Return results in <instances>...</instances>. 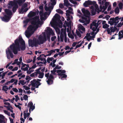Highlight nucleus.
<instances>
[{
  "label": "nucleus",
  "instance_id": "nucleus-15",
  "mask_svg": "<svg viewBox=\"0 0 123 123\" xmlns=\"http://www.w3.org/2000/svg\"><path fill=\"white\" fill-rule=\"evenodd\" d=\"M17 3H18L17 2V0H16V1H15L14 0L13 1H10L8 4L9 5L11 6V7H12L15 6L16 5H18Z\"/></svg>",
  "mask_w": 123,
  "mask_h": 123
},
{
  "label": "nucleus",
  "instance_id": "nucleus-29",
  "mask_svg": "<svg viewBox=\"0 0 123 123\" xmlns=\"http://www.w3.org/2000/svg\"><path fill=\"white\" fill-rule=\"evenodd\" d=\"M39 75L38 76V77L40 78H42L44 75V74L43 72H41L39 74Z\"/></svg>",
  "mask_w": 123,
  "mask_h": 123
},
{
  "label": "nucleus",
  "instance_id": "nucleus-42",
  "mask_svg": "<svg viewBox=\"0 0 123 123\" xmlns=\"http://www.w3.org/2000/svg\"><path fill=\"white\" fill-rule=\"evenodd\" d=\"M45 10L46 11H51L49 7H48L46 6H44Z\"/></svg>",
  "mask_w": 123,
  "mask_h": 123
},
{
  "label": "nucleus",
  "instance_id": "nucleus-6",
  "mask_svg": "<svg viewBox=\"0 0 123 123\" xmlns=\"http://www.w3.org/2000/svg\"><path fill=\"white\" fill-rule=\"evenodd\" d=\"M30 83H31L32 86L33 87H36L37 88H38L39 86L41 84V83L39 81H36V80L35 79H33L31 81Z\"/></svg>",
  "mask_w": 123,
  "mask_h": 123
},
{
  "label": "nucleus",
  "instance_id": "nucleus-28",
  "mask_svg": "<svg viewBox=\"0 0 123 123\" xmlns=\"http://www.w3.org/2000/svg\"><path fill=\"white\" fill-rule=\"evenodd\" d=\"M79 29L83 31H85V28L81 24H80L79 25Z\"/></svg>",
  "mask_w": 123,
  "mask_h": 123
},
{
  "label": "nucleus",
  "instance_id": "nucleus-14",
  "mask_svg": "<svg viewBox=\"0 0 123 123\" xmlns=\"http://www.w3.org/2000/svg\"><path fill=\"white\" fill-rule=\"evenodd\" d=\"M5 12L7 15L9 16L12 14L11 11L9 9H6L5 10Z\"/></svg>",
  "mask_w": 123,
  "mask_h": 123
},
{
  "label": "nucleus",
  "instance_id": "nucleus-63",
  "mask_svg": "<svg viewBox=\"0 0 123 123\" xmlns=\"http://www.w3.org/2000/svg\"><path fill=\"white\" fill-rule=\"evenodd\" d=\"M43 10H41L40 11L39 14L40 16H42L43 15Z\"/></svg>",
  "mask_w": 123,
  "mask_h": 123
},
{
  "label": "nucleus",
  "instance_id": "nucleus-4",
  "mask_svg": "<svg viewBox=\"0 0 123 123\" xmlns=\"http://www.w3.org/2000/svg\"><path fill=\"white\" fill-rule=\"evenodd\" d=\"M43 36V37L41 35L39 36L38 40H37L38 44L40 45L41 44H43L45 41H47V37L45 33L44 34Z\"/></svg>",
  "mask_w": 123,
  "mask_h": 123
},
{
  "label": "nucleus",
  "instance_id": "nucleus-31",
  "mask_svg": "<svg viewBox=\"0 0 123 123\" xmlns=\"http://www.w3.org/2000/svg\"><path fill=\"white\" fill-rule=\"evenodd\" d=\"M54 59V58L53 57H48L47 59V62L48 63H50V61H52Z\"/></svg>",
  "mask_w": 123,
  "mask_h": 123
},
{
  "label": "nucleus",
  "instance_id": "nucleus-18",
  "mask_svg": "<svg viewBox=\"0 0 123 123\" xmlns=\"http://www.w3.org/2000/svg\"><path fill=\"white\" fill-rule=\"evenodd\" d=\"M86 2H87V4L88 5H95L96 3V2L95 1H92L90 0H88L87 1H86Z\"/></svg>",
  "mask_w": 123,
  "mask_h": 123
},
{
  "label": "nucleus",
  "instance_id": "nucleus-23",
  "mask_svg": "<svg viewBox=\"0 0 123 123\" xmlns=\"http://www.w3.org/2000/svg\"><path fill=\"white\" fill-rule=\"evenodd\" d=\"M48 53H49V54L47 55V56H49L51 55L53 53H55V51L53 50H51L49 51H48L47 52Z\"/></svg>",
  "mask_w": 123,
  "mask_h": 123
},
{
  "label": "nucleus",
  "instance_id": "nucleus-41",
  "mask_svg": "<svg viewBox=\"0 0 123 123\" xmlns=\"http://www.w3.org/2000/svg\"><path fill=\"white\" fill-rule=\"evenodd\" d=\"M123 25V22H120L117 25V27H120Z\"/></svg>",
  "mask_w": 123,
  "mask_h": 123
},
{
  "label": "nucleus",
  "instance_id": "nucleus-30",
  "mask_svg": "<svg viewBox=\"0 0 123 123\" xmlns=\"http://www.w3.org/2000/svg\"><path fill=\"white\" fill-rule=\"evenodd\" d=\"M66 34V30L65 29H61V32L60 34Z\"/></svg>",
  "mask_w": 123,
  "mask_h": 123
},
{
  "label": "nucleus",
  "instance_id": "nucleus-47",
  "mask_svg": "<svg viewBox=\"0 0 123 123\" xmlns=\"http://www.w3.org/2000/svg\"><path fill=\"white\" fill-rule=\"evenodd\" d=\"M76 33L77 36H78L80 37H81V35L80 32L79 31H78L76 30Z\"/></svg>",
  "mask_w": 123,
  "mask_h": 123
},
{
  "label": "nucleus",
  "instance_id": "nucleus-16",
  "mask_svg": "<svg viewBox=\"0 0 123 123\" xmlns=\"http://www.w3.org/2000/svg\"><path fill=\"white\" fill-rule=\"evenodd\" d=\"M36 15V12H32V11H31L29 14V17H32L35 16Z\"/></svg>",
  "mask_w": 123,
  "mask_h": 123
},
{
  "label": "nucleus",
  "instance_id": "nucleus-2",
  "mask_svg": "<svg viewBox=\"0 0 123 123\" xmlns=\"http://www.w3.org/2000/svg\"><path fill=\"white\" fill-rule=\"evenodd\" d=\"M32 20L31 23L33 26L32 25H30L27 28V30L34 32V30H36L38 28L39 25H42L43 24V22L40 21L39 17L36 16L33 18Z\"/></svg>",
  "mask_w": 123,
  "mask_h": 123
},
{
  "label": "nucleus",
  "instance_id": "nucleus-49",
  "mask_svg": "<svg viewBox=\"0 0 123 123\" xmlns=\"http://www.w3.org/2000/svg\"><path fill=\"white\" fill-rule=\"evenodd\" d=\"M33 106V103L32 102H29V103L27 105V106L28 107H30V106Z\"/></svg>",
  "mask_w": 123,
  "mask_h": 123
},
{
  "label": "nucleus",
  "instance_id": "nucleus-7",
  "mask_svg": "<svg viewBox=\"0 0 123 123\" xmlns=\"http://www.w3.org/2000/svg\"><path fill=\"white\" fill-rule=\"evenodd\" d=\"M55 17H54V18L53 20L54 21L55 23H56V21H57L59 24L61 25H62V23L60 19V16L58 13H56L55 14ZM62 27V26L61 27Z\"/></svg>",
  "mask_w": 123,
  "mask_h": 123
},
{
  "label": "nucleus",
  "instance_id": "nucleus-55",
  "mask_svg": "<svg viewBox=\"0 0 123 123\" xmlns=\"http://www.w3.org/2000/svg\"><path fill=\"white\" fill-rule=\"evenodd\" d=\"M16 98L15 99V101L16 102H17L18 100H19L20 98L18 97V95H16L15 96Z\"/></svg>",
  "mask_w": 123,
  "mask_h": 123
},
{
  "label": "nucleus",
  "instance_id": "nucleus-33",
  "mask_svg": "<svg viewBox=\"0 0 123 123\" xmlns=\"http://www.w3.org/2000/svg\"><path fill=\"white\" fill-rule=\"evenodd\" d=\"M56 11L57 12L61 14H62L63 13V11L60 9H57Z\"/></svg>",
  "mask_w": 123,
  "mask_h": 123
},
{
  "label": "nucleus",
  "instance_id": "nucleus-27",
  "mask_svg": "<svg viewBox=\"0 0 123 123\" xmlns=\"http://www.w3.org/2000/svg\"><path fill=\"white\" fill-rule=\"evenodd\" d=\"M121 31H120L118 33V39L120 40L123 37V35L122 33L121 34Z\"/></svg>",
  "mask_w": 123,
  "mask_h": 123
},
{
  "label": "nucleus",
  "instance_id": "nucleus-36",
  "mask_svg": "<svg viewBox=\"0 0 123 123\" xmlns=\"http://www.w3.org/2000/svg\"><path fill=\"white\" fill-rule=\"evenodd\" d=\"M109 26L107 24H105L103 25L102 27L104 29L108 28Z\"/></svg>",
  "mask_w": 123,
  "mask_h": 123
},
{
  "label": "nucleus",
  "instance_id": "nucleus-10",
  "mask_svg": "<svg viewBox=\"0 0 123 123\" xmlns=\"http://www.w3.org/2000/svg\"><path fill=\"white\" fill-rule=\"evenodd\" d=\"M81 11L83 13L84 16L85 17H87V16L90 14L89 11L87 10H85L84 8H82Z\"/></svg>",
  "mask_w": 123,
  "mask_h": 123
},
{
  "label": "nucleus",
  "instance_id": "nucleus-21",
  "mask_svg": "<svg viewBox=\"0 0 123 123\" xmlns=\"http://www.w3.org/2000/svg\"><path fill=\"white\" fill-rule=\"evenodd\" d=\"M87 17H85L84 16H82L81 17V18L85 21V22L87 23V24H88L89 23V21L88 20L87 18H86Z\"/></svg>",
  "mask_w": 123,
  "mask_h": 123
},
{
  "label": "nucleus",
  "instance_id": "nucleus-56",
  "mask_svg": "<svg viewBox=\"0 0 123 123\" xmlns=\"http://www.w3.org/2000/svg\"><path fill=\"white\" fill-rule=\"evenodd\" d=\"M83 5L85 7H87L88 5L87 4V2H86V1L84 3Z\"/></svg>",
  "mask_w": 123,
  "mask_h": 123
},
{
  "label": "nucleus",
  "instance_id": "nucleus-34",
  "mask_svg": "<svg viewBox=\"0 0 123 123\" xmlns=\"http://www.w3.org/2000/svg\"><path fill=\"white\" fill-rule=\"evenodd\" d=\"M90 28L91 29H92L93 31L94 32L98 28L95 27H92V25H90Z\"/></svg>",
  "mask_w": 123,
  "mask_h": 123
},
{
  "label": "nucleus",
  "instance_id": "nucleus-46",
  "mask_svg": "<svg viewBox=\"0 0 123 123\" xmlns=\"http://www.w3.org/2000/svg\"><path fill=\"white\" fill-rule=\"evenodd\" d=\"M96 9H95L94 10V9L92 10L91 13L92 15H94L96 14Z\"/></svg>",
  "mask_w": 123,
  "mask_h": 123
},
{
  "label": "nucleus",
  "instance_id": "nucleus-8",
  "mask_svg": "<svg viewBox=\"0 0 123 123\" xmlns=\"http://www.w3.org/2000/svg\"><path fill=\"white\" fill-rule=\"evenodd\" d=\"M53 32L52 29L49 27H47V36L48 40H50V35L52 34Z\"/></svg>",
  "mask_w": 123,
  "mask_h": 123
},
{
  "label": "nucleus",
  "instance_id": "nucleus-13",
  "mask_svg": "<svg viewBox=\"0 0 123 123\" xmlns=\"http://www.w3.org/2000/svg\"><path fill=\"white\" fill-rule=\"evenodd\" d=\"M43 55H40L39 56L37 57V60L39 61V60H40L41 61H43V64H45L46 63V60L45 58H41V56H43Z\"/></svg>",
  "mask_w": 123,
  "mask_h": 123
},
{
  "label": "nucleus",
  "instance_id": "nucleus-53",
  "mask_svg": "<svg viewBox=\"0 0 123 123\" xmlns=\"http://www.w3.org/2000/svg\"><path fill=\"white\" fill-rule=\"evenodd\" d=\"M24 118L25 119L27 117V116L26 114V111H24Z\"/></svg>",
  "mask_w": 123,
  "mask_h": 123
},
{
  "label": "nucleus",
  "instance_id": "nucleus-60",
  "mask_svg": "<svg viewBox=\"0 0 123 123\" xmlns=\"http://www.w3.org/2000/svg\"><path fill=\"white\" fill-rule=\"evenodd\" d=\"M36 67V64H34L32 66L31 68H29V69L30 70L31 69H34Z\"/></svg>",
  "mask_w": 123,
  "mask_h": 123
},
{
  "label": "nucleus",
  "instance_id": "nucleus-1",
  "mask_svg": "<svg viewBox=\"0 0 123 123\" xmlns=\"http://www.w3.org/2000/svg\"><path fill=\"white\" fill-rule=\"evenodd\" d=\"M15 43H13L10 46V49L8 48L6 50V53L7 58L10 59V56L12 58L13 57L12 52L15 55H16L18 53V51L20 50H24L26 49V45L24 40L21 36H19L18 38L14 41Z\"/></svg>",
  "mask_w": 123,
  "mask_h": 123
},
{
  "label": "nucleus",
  "instance_id": "nucleus-52",
  "mask_svg": "<svg viewBox=\"0 0 123 123\" xmlns=\"http://www.w3.org/2000/svg\"><path fill=\"white\" fill-rule=\"evenodd\" d=\"M20 82H21V85L23 86L26 83V82H25L24 80H20Z\"/></svg>",
  "mask_w": 123,
  "mask_h": 123
},
{
  "label": "nucleus",
  "instance_id": "nucleus-54",
  "mask_svg": "<svg viewBox=\"0 0 123 123\" xmlns=\"http://www.w3.org/2000/svg\"><path fill=\"white\" fill-rule=\"evenodd\" d=\"M28 9H29L28 8H25L24 9V11L23 10L22 12V13H21L23 14L24 12H26Z\"/></svg>",
  "mask_w": 123,
  "mask_h": 123
},
{
  "label": "nucleus",
  "instance_id": "nucleus-24",
  "mask_svg": "<svg viewBox=\"0 0 123 123\" xmlns=\"http://www.w3.org/2000/svg\"><path fill=\"white\" fill-rule=\"evenodd\" d=\"M57 0H51L50 1L51 3V4L52 6H54L56 4V1Z\"/></svg>",
  "mask_w": 123,
  "mask_h": 123
},
{
  "label": "nucleus",
  "instance_id": "nucleus-57",
  "mask_svg": "<svg viewBox=\"0 0 123 123\" xmlns=\"http://www.w3.org/2000/svg\"><path fill=\"white\" fill-rule=\"evenodd\" d=\"M90 33H87L85 37L84 38L85 39V38H87V37H91V36L90 35Z\"/></svg>",
  "mask_w": 123,
  "mask_h": 123
},
{
  "label": "nucleus",
  "instance_id": "nucleus-59",
  "mask_svg": "<svg viewBox=\"0 0 123 123\" xmlns=\"http://www.w3.org/2000/svg\"><path fill=\"white\" fill-rule=\"evenodd\" d=\"M12 89L13 91L16 92H17L18 91V90L16 88H13Z\"/></svg>",
  "mask_w": 123,
  "mask_h": 123
},
{
  "label": "nucleus",
  "instance_id": "nucleus-58",
  "mask_svg": "<svg viewBox=\"0 0 123 123\" xmlns=\"http://www.w3.org/2000/svg\"><path fill=\"white\" fill-rule=\"evenodd\" d=\"M21 70H23L24 71H26L28 70V68L27 67H25L24 68H22V67H21Z\"/></svg>",
  "mask_w": 123,
  "mask_h": 123
},
{
  "label": "nucleus",
  "instance_id": "nucleus-44",
  "mask_svg": "<svg viewBox=\"0 0 123 123\" xmlns=\"http://www.w3.org/2000/svg\"><path fill=\"white\" fill-rule=\"evenodd\" d=\"M54 77L53 76V75L51 74L49 76V78H48V79H54Z\"/></svg>",
  "mask_w": 123,
  "mask_h": 123
},
{
  "label": "nucleus",
  "instance_id": "nucleus-25",
  "mask_svg": "<svg viewBox=\"0 0 123 123\" xmlns=\"http://www.w3.org/2000/svg\"><path fill=\"white\" fill-rule=\"evenodd\" d=\"M4 118V117L3 115H0V123H2V121Z\"/></svg>",
  "mask_w": 123,
  "mask_h": 123
},
{
  "label": "nucleus",
  "instance_id": "nucleus-64",
  "mask_svg": "<svg viewBox=\"0 0 123 123\" xmlns=\"http://www.w3.org/2000/svg\"><path fill=\"white\" fill-rule=\"evenodd\" d=\"M18 67H14V68L13 69H12V71H14L15 70H16V71L17 70H18Z\"/></svg>",
  "mask_w": 123,
  "mask_h": 123
},
{
  "label": "nucleus",
  "instance_id": "nucleus-62",
  "mask_svg": "<svg viewBox=\"0 0 123 123\" xmlns=\"http://www.w3.org/2000/svg\"><path fill=\"white\" fill-rule=\"evenodd\" d=\"M64 41L65 43H66L67 41V34H64Z\"/></svg>",
  "mask_w": 123,
  "mask_h": 123
},
{
  "label": "nucleus",
  "instance_id": "nucleus-5",
  "mask_svg": "<svg viewBox=\"0 0 123 123\" xmlns=\"http://www.w3.org/2000/svg\"><path fill=\"white\" fill-rule=\"evenodd\" d=\"M28 44L29 46L32 47H33L34 46L37 47L38 45L37 39L35 38H34L33 39H29Z\"/></svg>",
  "mask_w": 123,
  "mask_h": 123
},
{
  "label": "nucleus",
  "instance_id": "nucleus-11",
  "mask_svg": "<svg viewBox=\"0 0 123 123\" xmlns=\"http://www.w3.org/2000/svg\"><path fill=\"white\" fill-rule=\"evenodd\" d=\"M27 4L26 3H24L22 6L21 8V9L19 10L18 12L19 13L21 14V13H22V12H22L25 8L27 7Z\"/></svg>",
  "mask_w": 123,
  "mask_h": 123
},
{
  "label": "nucleus",
  "instance_id": "nucleus-38",
  "mask_svg": "<svg viewBox=\"0 0 123 123\" xmlns=\"http://www.w3.org/2000/svg\"><path fill=\"white\" fill-rule=\"evenodd\" d=\"M99 7H100V10H99V8L98 7V8H97V9L99 11H98V13H99V12H101L102 11V10L103 9V7L102 6V5H100Z\"/></svg>",
  "mask_w": 123,
  "mask_h": 123
},
{
  "label": "nucleus",
  "instance_id": "nucleus-61",
  "mask_svg": "<svg viewBox=\"0 0 123 123\" xmlns=\"http://www.w3.org/2000/svg\"><path fill=\"white\" fill-rule=\"evenodd\" d=\"M7 72L4 73L2 74L1 75V78L2 79H3L4 78V77L5 76V74H6Z\"/></svg>",
  "mask_w": 123,
  "mask_h": 123
},
{
  "label": "nucleus",
  "instance_id": "nucleus-45",
  "mask_svg": "<svg viewBox=\"0 0 123 123\" xmlns=\"http://www.w3.org/2000/svg\"><path fill=\"white\" fill-rule=\"evenodd\" d=\"M64 5L66 6H70V3L68 2V1L67 2L64 3Z\"/></svg>",
  "mask_w": 123,
  "mask_h": 123
},
{
  "label": "nucleus",
  "instance_id": "nucleus-32",
  "mask_svg": "<svg viewBox=\"0 0 123 123\" xmlns=\"http://www.w3.org/2000/svg\"><path fill=\"white\" fill-rule=\"evenodd\" d=\"M120 12L119 8L118 7H117L115 10V12L116 14H118Z\"/></svg>",
  "mask_w": 123,
  "mask_h": 123
},
{
  "label": "nucleus",
  "instance_id": "nucleus-37",
  "mask_svg": "<svg viewBox=\"0 0 123 123\" xmlns=\"http://www.w3.org/2000/svg\"><path fill=\"white\" fill-rule=\"evenodd\" d=\"M79 21L81 23H83L84 24L83 25H86L87 24V23L85 22V21L82 19H79Z\"/></svg>",
  "mask_w": 123,
  "mask_h": 123
},
{
  "label": "nucleus",
  "instance_id": "nucleus-39",
  "mask_svg": "<svg viewBox=\"0 0 123 123\" xmlns=\"http://www.w3.org/2000/svg\"><path fill=\"white\" fill-rule=\"evenodd\" d=\"M64 37V36L63 34H60V37L61 39V41L62 42L63 41Z\"/></svg>",
  "mask_w": 123,
  "mask_h": 123
},
{
  "label": "nucleus",
  "instance_id": "nucleus-3",
  "mask_svg": "<svg viewBox=\"0 0 123 123\" xmlns=\"http://www.w3.org/2000/svg\"><path fill=\"white\" fill-rule=\"evenodd\" d=\"M121 18H119L118 16H117L115 18H111L110 19V20L108 21V24H109L111 26L114 25L116 26L119 22V20Z\"/></svg>",
  "mask_w": 123,
  "mask_h": 123
},
{
  "label": "nucleus",
  "instance_id": "nucleus-50",
  "mask_svg": "<svg viewBox=\"0 0 123 123\" xmlns=\"http://www.w3.org/2000/svg\"><path fill=\"white\" fill-rule=\"evenodd\" d=\"M23 87H24V88L26 90H29L30 89V87L27 86L25 85Z\"/></svg>",
  "mask_w": 123,
  "mask_h": 123
},
{
  "label": "nucleus",
  "instance_id": "nucleus-51",
  "mask_svg": "<svg viewBox=\"0 0 123 123\" xmlns=\"http://www.w3.org/2000/svg\"><path fill=\"white\" fill-rule=\"evenodd\" d=\"M28 96L26 95H24L23 97L24 99L25 100H28Z\"/></svg>",
  "mask_w": 123,
  "mask_h": 123
},
{
  "label": "nucleus",
  "instance_id": "nucleus-19",
  "mask_svg": "<svg viewBox=\"0 0 123 123\" xmlns=\"http://www.w3.org/2000/svg\"><path fill=\"white\" fill-rule=\"evenodd\" d=\"M18 5H16L15 6H13L12 8L13 12L14 13L16 11V10L18 8Z\"/></svg>",
  "mask_w": 123,
  "mask_h": 123
},
{
  "label": "nucleus",
  "instance_id": "nucleus-48",
  "mask_svg": "<svg viewBox=\"0 0 123 123\" xmlns=\"http://www.w3.org/2000/svg\"><path fill=\"white\" fill-rule=\"evenodd\" d=\"M4 112L5 114L7 115L8 116H10V113L9 112L7 111L4 110Z\"/></svg>",
  "mask_w": 123,
  "mask_h": 123
},
{
  "label": "nucleus",
  "instance_id": "nucleus-9",
  "mask_svg": "<svg viewBox=\"0 0 123 123\" xmlns=\"http://www.w3.org/2000/svg\"><path fill=\"white\" fill-rule=\"evenodd\" d=\"M10 18V16L6 15H5L4 17L1 18L2 20L6 22H7L9 21Z\"/></svg>",
  "mask_w": 123,
  "mask_h": 123
},
{
  "label": "nucleus",
  "instance_id": "nucleus-26",
  "mask_svg": "<svg viewBox=\"0 0 123 123\" xmlns=\"http://www.w3.org/2000/svg\"><path fill=\"white\" fill-rule=\"evenodd\" d=\"M8 89V88L6 85H5L3 86L2 90L5 91H7Z\"/></svg>",
  "mask_w": 123,
  "mask_h": 123
},
{
  "label": "nucleus",
  "instance_id": "nucleus-17",
  "mask_svg": "<svg viewBox=\"0 0 123 123\" xmlns=\"http://www.w3.org/2000/svg\"><path fill=\"white\" fill-rule=\"evenodd\" d=\"M116 30L113 28L111 31H110V28H108L107 29V32L108 34H110V35H111L112 32H115Z\"/></svg>",
  "mask_w": 123,
  "mask_h": 123
},
{
  "label": "nucleus",
  "instance_id": "nucleus-43",
  "mask_svg": "<svg viewBox=\"0 0 123 123\" xmlns=\"http://www.w3.org/2000/svg\"><path fill=\"white\" fill-rule=\"evenodd\" d=\"M123 3L121 2H120L118 6L120 9H121L123 8Z\"/></svg>",
  "mask_w": 123,
  "mask_h": 123
},
{
  "label": "nucleus",
  "instance_id": "nucleus-22",
  "mask_svg": "<svg viewBox=\"0 0 123 123\" xmlns=\"http://www.w3.org/2000/svg\"><path fill=\"white\" fill-rule=\"evenodd\" d=\"M47 82L48 84L50 85L53 83V80L48 79Z\"/></svg>",
  "mask_w": 123,
  "mask_h": 123
},
{
  "label": "nucleus",
  "instance_id": "nucleus-35",
  "mask_svg": "<svg viewBox=\"0 0 123 123\" xmlns=\"http://www.w3.org/2000/svg\"><path fill=\"white\" fill-rule=\"evenodd\" d=\"M91 25H92V26H94L95 27L97 28H98V24H97V23L94 21L93 22L92 24Z\"/></svg>",
  "mask_w": 123,
  "mask_h": 123
},
{
  "label": "nucleus",
  "instance_id": "nucleus-20",
  "mask_svg": "<svg viewBox=\"0 0 123 123\" xmlns=\"http://www.w3.org/2000/svg\"><path fill=\"white\" fill-rule=\"evenodd\" d=\"M109 3L108 2H106L104 4L105 6H103L104 11H105L107 9L108 5H109Z\"/></svg>",
  "mask_w": 123,
  "mask_h": 123
},
{
  "label": "nucleus",
  "instance_id": "nucleus-12",
  "mask_svg": "<svg viewBox=\"0 0 123 123\" xmlns=\"http://www.w3.org/2000/svg\"><path fill=\"white\" fill-rule=\"evenodd\" d=\"M25 35L26 37L28 38H29L33 34V32H31L27 30L25 32Z\"/></svg>",
  "mask_w": 123,
  "mask_h": 123
},
{
  "label": "nucleus",
  "instance_id": "nucleus-40",
  "mask_svg": "<svg viewBox=\"0 0 123 123\" xmlns=\"http://www.w3.org/2000/svg\"><path fill=\"white\" fill-rule=\"evenodd\" d=\"M4 106L7 109V110L9 111L11 110V109H10V108H12V109H13L12 107L10 105L8 106L4 105Z\"/></svg>",
  "mask_w": 123,
  "mask_h": 123
}]
</instances>
